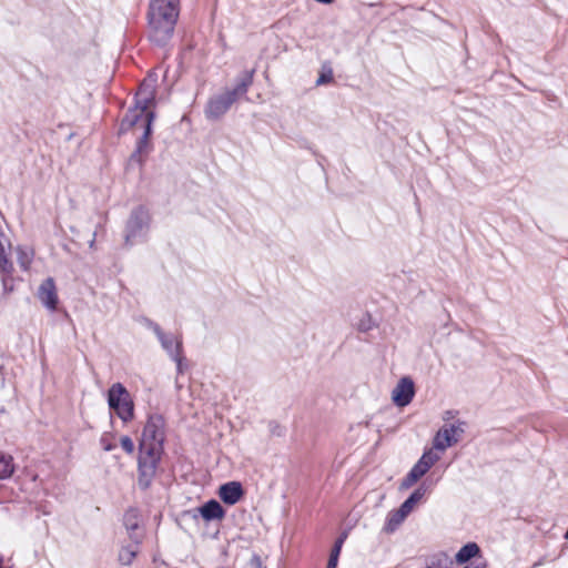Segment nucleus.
Masks as SVG:
<instances>
[{"label": "nucleus", "mask_w": 568, "mask_h": 568, "mask_svg": "<svg viewBox=\"0 0 568 568\" xmlns=\"http://www.w3.org/2000/svg\"><path fill=\"white\" fill-rule=\"evenodd\" d=\"M140 540L128 537L121 541L118 559L121 565L129 566L133 562L140 549Z\"/></svg>", "instance_id": "13"}, {"label": "nucleus", "mask_w": 568, "mask_h": 568, "mask_svg": "<svg viewBox=\"0 0 568 568\" xmlns=\"http://www.w3.org/2000/svg\"><path fill=\"white\" fill-rule=\"evenodd\" d=\"M375 326L372 317L369 315H365L363 316L358 324H357V328L361 331V332H368L371 331L373 327Z\"/></svg>", "instance_id": "26"}, {"label": "nucleus", "mask_w": 568, "mask_h": 568, "mask_svg": "<svg viewBox=\"0 0 568 568\" xmlns=\"http://www.w3.org/2000/svg\"><path fill=\"white\" fill-rule=\"evenodd\" d=\"M252 72L247 73L232 90H225L221 94L212 98L205 109V115L209 119L221 118L230 106L236 101V99L245 94L248 87L252 83Z\"/></svg>", "instance_id": "3"}, {"label": "nucleus", "mask_w": 568, "mask_h": 568, "mask_svg": "<svg viewBox=\"0 0 568 568\" xmlns=\"http://www.w3.org/2000/svg\"><path fill=\"white\" fill-rule=\"evenodd\" d=\"M464 423L457 422L440 427L434 436L433 449L434 452H445L447 448L457 444L464 434Z\"/></svg>", "instance_id": "8"}, {"label": "nucleus", "mask_w": 568, "mask_h": 568, "mask_svg": "<svg viewBox=\"0 0 568 568\" xmlns=\"http://www.w3.org/2000/svg\"><path fill=\"white\" fill-rule=\"evenodd\" d=\"M154 105V88L152 83L144 81L138 93L136 101L133 108H131L125 114L121 123V131H128L130 129H146V120L152 116L154 120V112L151 108Z\"/></svg>", "instance_id": "2"}, {"label": "nucleus", "mask_w": 568, "mask_h": 568, "mask_svg": "<svg viewBox=\"0 0 568 568\" xmlns=\"http://www.w3.org/2000/svg\"><path fill=\"white\" fill-rule=\"evenodd\" d=\"M410 513L403 504L399 508L389 511L385 521V529L388 531L398 529Z\"/></svg>", "instance_id": "17"}, {"label": "nucleus", "mask_w": 568, "mask_h": 568, "mask_svg": "<svg viewBox=\"0 0 568 568\" xmlns=\"http://www.w3.org/2000/svg\"><path fill=\"white\" fill-rule=\"evenodd\" d=\"M124 524H125L126 528L131 529V530H135L139 528L136 510H129L125 513Z\"/></svg>", "instance_id": "25"}, {"label": "nucleus", "mask_w": 568, "mask_h": 568, "mask_svg": "<svg viewBox=\"0 0 568 568\" xmlns=\"http://www.w3.org/2000/svg\"><path fill=\"white\" fill-rule=\"evenodd\" d=\"M180 0H150L148 24L152 42L161 45L171 39L180 16Z\"/></svg>", "instance_id": "1"}, {"label": "nucleus", "mask_w": 568, "mask_h": 568, "mask_svg": "<svg viewBox=\"0 0 568 568\" xmlns=\"http://www.w3.org/2000/svg\"><path fill=\"white\" fill-rule=\"evenodd\" d=\"M343 542H344V538H338L336 540L335 546L331 552L328 564H327L329 566V568H336Z\"/></svg>", "instance_id": "24"}, {"label": "nucleus", "mask_w": 568, "mask_h": 568, "mask_svg": "<svg viewBox=\"0 0 568 568\" xmlns=\"http://www.w3.org/2000/svg\"><path fill=\"white\" fill-rule=\"evenodd\" d=\"M152 132V116L150 115L146 120V129L142 130V135L139 138L136 142L135 152L132 155V159H135L138 162H142V156L148 154L151 150L150 145V135Z\"/></svg>", "instance_id": "16"}, {"label": "nucleus", "mask_w": 568, "mask_h": 568, "mask_svg": "<svg viewBox=\"0 0 568 568\" xmlns=\"http://www.w3.org/2000/svg\"><path fill=\"white\" fill-rule=\"evenodd\" d=\"M440 459V455L433 449H427L423 453L420 458L412 467L408 474L402 479L399 484L400 490L409 489L422 477H424L429 469Z\"/></svg>", "instance_id": "7"}, {"label": "nucleus", "mask_w": 568, "mask_h": 568, "mask_svg": "<svg viewBox=\"0 0 568 568\" xmlns=\"http://www.w3.org/2000/svg\"><path fill=\"white\" fill-rule=\"evenodd\" d=\"M163 442L164 419L159 414H152L142 430L140 452H151L153 455L162 454Z\"/></svg>", "instance_id": "5"}, {"label": "nucleus", "mask_w": 568, "mask_h": 568, "mask_svg": "<svg viewBox=\"0 0 568 568\" xmlns=\"http://www.w3.org/2000/svg\"><path fill=\"white\" fill-rule=\"evenodd\" d=\"M13 471L14 465L12 457L0 453V479L10 478Z\"/></svg>", "instance_id": "21"}, {"label": "nucleus", "mask_w": 568, "mask_h": 568, "mask_svg": "<svg viewBox=\"0 0 568 568\" xmlns=\"http://www.w3.org/2000/svg\"><path fill=\"white\" fill-rule=\"evenodd\" d=\"M38 298L41 304L49 311H55L58 305V293L54 280L45 278L38 288Z\"/></svg>", "instance_id": "11"}, {"label": "nucleus", "mask_w": 568, "mask_h": 568, "mask_svg": "<svg viewBox=\"0 0 568 568\" xmlns=\"http://www.w3.org/2000/svg\"><path fill=\"white\" fill-rule=\"evenodd\" d=\"M252 565L254 566V568H261V564L258 560H254Z\"/></svg>", "instance_id": "30"}, {"label": "nucleus", "mask_w": 568, "mask_h": 568, "mask_svg": "<svg viewBox=\"0 0 568 568\" xmlns=\"http://www.w3.org/2000/svg\"><path fill=\"white\" fill-rule=\"evenodd\" d=\"M106 402L111 412H113L123 423H129L134 418V402L122 383H113L106 393Z\"/></svg>", "instance_id": "4"}, {"label": "nucleus", "mask_w": 568, "mask_h": 568, "mask_svg": "<svg viewBox=\"0 0 568 568\" xmlns=\"http://www.w3.org/2000/svg\"><path fill=\"white\" fill-rule=\"evenodd\" d=\"M161 454H152L151 452H140L139 457V485L148 488L155 476L158 463Z\"/></svg>", "instance_id": "9"}, {"label": "nucleus", "mask_w": 568, "mask_h": 568, "mask_svg": "<svg viewBox=\"0 0 568 568\" xmlns=\"http://www.w3.org/2000/svg\"><path fill=\"white\" fill-rule=\"evenodd\" d=\"M479 547L476 544L469 542L458 550V552L455 556V559L458 564H465L469 561L471 558L476 557L479 554Z\"/></svg>", "instance_id": "20"}, {"label": "nucleus", "mask_w": 568, "mask_h": 568, "mask_svg": "<svg viewBox=\"0 0 568 568\" xmlns=\"http://www.w3.org/2000/svg\"><path fill=\"white\" fill-rule=\"evenodd\" d=\"M464 568H486V564L484 562H478L476 565H468V566H465Z\"/></svg>", "instance_id": "29"}, {"label": "nucleus", "mask_w": 568, "mask_h": 568, "mask_svg": "<svg viewBox=\"0 0 568 568\" xmlns=\"http://www.w3.org/2000/svg\"><path fill=\"white\" fill-rule=\"evenodd\" d=\"M428 493V487L425 484L419 485L410 495L409 497L403 503L405 508H408L410 511H413L418 504H420L425 496Z\"/></svg>", "instance_id": "18"}, {"label": "nucleus", "mask_w": 568, "mask_h": 568, "mask_svg": "<svg viewBox=\"0 0 568 568\" xmlns=\"http://www.w3.org/2000/svg\"><path fill=\"white\" fill-rule=\"evenodd\" d=\"M566 532H568V530Z\"/></svg>", "instance_id": "32"}, {"label": "nucleus", "mask_w": 568, "mask_h": 568, "mask_svg": "<svg viewBox=\"0 0 568 568\" xmlns=\"http://www.w3.org/2000/svg\"><path fill=\"white\" fill-rule=\"evenodd\" d=\"M415 385L410 377H402L392 390V400L398 407L407 406L414 398Z\"/></svg>", "instance_id": "10"}, {"label": "nucleus", "mask_w": 568, "mask_h": 568, "mask_svg": "<svg viewBox=\"0 0 568 568\" xmlns=\"http://www.w3.org/2000/svg\"><path fill=\"white\" fill-rule=\"evenodd\" d=\"M333 81V70L328 65H323L315 84L317 87L328 84Z\"/></svg>", "instance_id": "22"}, {"label": "nucleus", "mask_w": 568, "mask_h": 568, "mask_svg": "<svg viewBox=\"0 0 568 568\" xmlns=\"http://www.w3.org/2000/svg\"><path fill=\"white\" fill-rule=\"evenodd\" d=\"M150 326L158 336L162 347L172 358L176 359L180 355V342L174 336L164 334L158 324L151 323Z\"/></svg>", "instance_id": "14"}, {"label": "nucleus", "mask_w": 568, "mask_h": 568, "mask_svg": "<svg viewBox=\"0 0 568 568\" xmlns=\"http://www.w3.org/2000/svg\"><path fill=\"white\" fill-rule=\"evenodd\" d=\"M150 215L149 212L139 206L132 211L125 227V244L132 246L143 241L149 232Z\"/></svg>", "instance_id": "6"}, {"label": "nucleus", "mask_w": 568, "mask_h": 568, "mask_svg": "<svg viewBox=\"0 0 568 568\" xmlns=\"http://www.w3.org/2000/svg\"><path fill=\"white\" fill-rule=\"evenodd\" d=\"M243 495L244 490L239 481H229L219 488V497L227 505H235Z\"/></svg>", "instance_id": "12"}, {"label": "nucleus", "mask_w": 568, "mask_h": 568, "mask_svg": "<svg viewBox=\"0 0 568 568\" xmlns=\"http://www.w3.org/2000/svg\"><path fill=\"white\" fill-rule=\"evenodd\" d=\"M195 511L205 520V521H214L221 520L225 516V511L221 504L211 499L203 504L201 507L196 508Z\"/></svg>", "instance_id": "15"}, {"label": "nucleus", "mask_w": 568, "mask_h": 568, "mask_svg": "<svg viewBox=\"0 0 568 568\" xmlns=\"http://www.w3.org/2000/svg\"><path fill=\"white\" fill-rule=\"evenodd\" d=\"M120 444H121V447L128 453V454H133L134 452V443L133 440L129 437V436H122L120 438Z\"/></svg>", "instance_id": "27"}, {"label": "nucleus", "mask_w": 568, "mask_h": 568, "mask_svg": "<svg viewBox=\"0 0 568 568\" xmlns=\"http://www.w3.org/2000/svg\"><path fill=\"white\" fill-rule=\"evenodd\" d=\"M566 537L568 538V535H566Z\"/></svg>", "instance_id": "31"}, {"label": "nucleus", "mask_w": 568, "mask_h": 568, "mask_svg": "<svg viewBox=\"0 0 568 568\" xmlns=\"http://www.w3.org/2000/svg\"><path fill=\"white\" fill-rule=\"evenodd\" d=\"M16 252H17V261H18L20 267L23 271H28L30 268L31 263H32L33 257H34L33 248H31L29 246L19 245L16 248Z\"/></svg>", "instance_id": "19"}, {"label": "nucleus", "mask_w": 568, "mask_h": 568, "mask_svg": "<svg viewBox=\"0 0 568 568\" xmlns=\"http://www.w3.org/2000/svg\"><path fill=\"white\" fill-rule=\"evenodd\" d=\"M453 561L446 555L435 557L426 568H452Z\"/></svg>", "instance_id": "23"}, {"label": "nucleus", "mask_w": 568, "mask_h": 568, "mask_svg": "<svg viewBox=\"0 0 568 568\" xmlns=\"http://www.w3.org/2000/svg\"><path fill=\"white\" fill-rule=\"evenodd\" d=\"M101 445H102V448L105 450V452H111L115 448V445L112 444V443H109L106 440V436H103L100 440Z\"/></svg>", "instance_id": "28"}]
</instances>
